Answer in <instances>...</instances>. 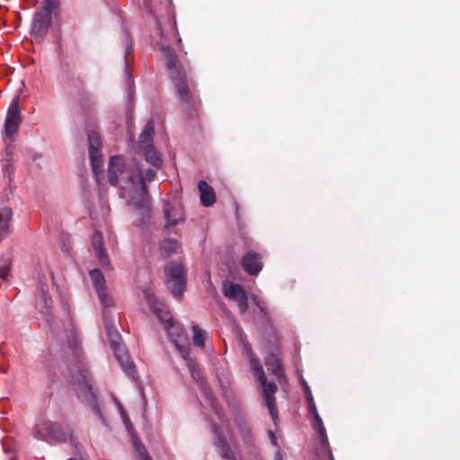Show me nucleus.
<instances>
[{"mask_svg": "<svg viewBox=\"0 0 460 460\" xmlns=\"http://www.w3.org/2000/svg\"><path fill=\"white\" fill-rule=\"evenodd\" d=\"M156 172L148 169L143 174L141 168L135 160H130L127 164L119 155L111 156L109 163L108 181L111 185H117L119 181H125L133 186L138 185L140 188L139 198H133L131 202L140 213L146 217H150V201L147 188V182L154 181Z\"/></svg>", "mask_w": 460, "mask_h": 460, "instance_id": "1", "label": "nucleus"}, {"mask_svg": "<svg viewBox=\"0 0 460 460\" xmlns=\"http://www.w3.org/2000/svg\"><path fill=\"white\" fill-rule=\"evenodd\" d=\"M66 332L68 348L72 350L75 361L76 362L75 373H74L72 368H69L75 390L78 396L84 398L91 404L93 413L104 422L102 408L93 391L89 372L83 366V351L80 346V341L77 338L76 330L70 316H68Z\"/></svg>", "mask_w": 460, "mask_h": 460, "instance_id": "2", "label": "nucleus"}, {"mask_svg": "<svg viewBox=\"0 0 460 460\" xmlns=\"http://www.w3.org/2000/svg\"><path fill=\"white\" fill-rule=\"evenodd\" d=\"M162 56L165 61L169 78L173 84L177 96L188 111H198L200 100L195 93V85L187 75V72L172 48L162 46Z\"/></svg>", "mask_w": 460, "mask_h": 460, "instance_id": "3", "label": "nucleus"}, {"mask_svg": "<svg viewBox=\"0 0 460 460\" xmlns=\"http://www.w3.org/2000/svg\"><path fill=\"white\" fill-rule=\"evenodd\" d=\"M31 434L35 439L49 444L69 441L75 453L78 451L77 439L74 436L73 429L68 424L43 419L33 426Z\"/></svg>", "mask_w": 460, "mask_h": 460, "instance_id": "4", "label": "nucleus"}, {"mask_svg": "<svg viewBox=\"0 0 460 460\" xmlns=\"http://www.w3.org/2000/svg\"><path fill=\"white\" fill-rule=\"evenodd\" d=\"M57 10L43 5L37 9L31 28V37L33 43L40 44L43 42L51 25V14Z\"/></svg>", "mask_w": 460, "mask_h": 460, "instance_id": "5", "label": "nucleus"}, {"mask_svg": "<svg viewBox=\"0 0 460 460\" xmlns=\"http://www.w3.org/2000/svg\"><path fill=\"white\" fill-rule=\"evenodd\" d=\"M306 401L308 403V411L310 414H312L314 419L313 427L320 437V444L316 449V452L318 455L323 453L326 460H333V455L328 441L327 432L324 428L323 421L317 411L315 402H314L313 396L310 393L306 394Z\"/></svg>", "mask_w": 460, "mask_h": 460, "instance_id": "6", "label": "nucleus"}, {"mask_svg": "<svg viewBox=\"0 0 460 460\" xmlns=\"http://www.w3.org/2000/svg\"><path fill=\"white\" fill-rule=\"evenodd\" d=\"M168 274L166 281L167 288L176 297H180L186 288V278L184 267L177 262H171L165 267Z\"/></svg>", "mask_w": 460, "mask_h": 460, "instance_id": "7", "label": "nucleus"}, {"mask_svg": "<svg viewBox=\"0 0 460 460\" xmlns=\"http://www.w3.org/2000/svg\"><path fill=\"white\" fill-rule=\"evenodd\" d=\"M22 115L20 110V96L17 95L12 101L4 121V134L6 137H11L15 134L22 123Z\"/></svg>", "mask_w": 460, "mask_h": 460, "instance_id": "8", "label": "nucleus"}, {"mask_svg": "<svg viewBox=\"0 0 460 460\" xmlns=\"http://www.w3.org/2000/svg\"><path fill=\"white\" fill-rule=\"evenodd\" d=\"M223 294L237 303L239 312L243 314L248 309V296L243 286L226 281L223 285Z\"/></svg>", "mask_w": 460, "mask_h": 460, "instance_id": "9", "label": "nucleus"}, {"mask_svg": "<svg viewBox=\"0 0 460 460\" xmlns=\"http://www.w3.org/2000/svg\"><path fill=\"white\" fill-rule=\"evenodd\" d=\"M164 329L175 348L181 353L182 358L187 360L190 351V344L183 334V328L178 323L173 321L169 325H166Z\"/></svg>", "mask_w": 460, "mask_h": 460, "instance_id": "10", "label": "nucleus"}, {"mask_svg": "<svg viewBox=\"0 0 460 460\" xmlns=\"http://www.w3.org/2000/svg\"><path fill=\"white\" fill-rule=\"evenodd\" d=\"M87 137L89 144V157L93 171L97 172V170L102 166V138L99 132L95 129H87Z\"/></svg>", "mask_w": 460, "mask_h": 460, "instance_id": "11", "label": "nucleus"}, {"mask_svg": "<svg viewBox=\"0 0 460 460\" xmlns=\"http://www.w3.org/2000/svg\"><path fill=\"white\" fill-rule=\"evenodd\" d=\"M164 213L167 222L166 227L175 226L184 219L183 207L176 197L165 200Z\"/></svg>", "mask_w": 460, "mask_h": 460, "instance_id": "12", "label": "nucleus"}, {"mask_svg": "<svg viewBox=\"0 0 460 460\" xmlns=\"http://www.w3.org/2000/svg\"><path fill=\"white\" fill-rule=\"evenodd\" d=\"M279 355V349H274L268 352L265 356L264 361L268 371L270 372L279 383H281L282 381H286L287 378Z\"/></svg>", "mask_w": 460, "mask_h": 460, "instance_id": "13", "label": "nucleus"}, {"mask_svg": "<svg viewBox=\"0 0 460 460\" xmlns=\"http://www.w3.org/2000/svg\"><path fill=\"white\" fill-rule=\"evenodd\" d=\"M90 277L101 303L105 308L113 306V299L106 293L105 279L102 271L94 269L90 271Z\"/></svg>", "mask_w": 460, "mask_h": 460, "instance_id": "14", "label": "nucleus"}, {"mask_svg": "<svg viewBox=\"0 0 460 460\" xmlns=\"http://www.w3.org/2000/svg\"><path fill=\"white\" fill-rule=\"evenodd\" d=\"M261 386L262 387L263 396L265 399L266 406L273 420L278 417V411L276 408V398L274 394L277 392L278 387L274 382H268L264 375V380L258 379Z\"/></svg>", "mask_w": 460, "mask_h": 460, "instance_id": "15", "label": "nucleus"}, {"mask_svg": "<svg viewBox=\"0 0 460 460\" xmlns=\"http://www.w3.org/2000/svg\"><path fill=\"white\" fill-rule=\"evenodd\" d=\"M213 431L216 436L214 446L217 447L220 456L224 460H237L226 437L222 434L220 427L214 425Z\"/></svg>", "mask_w": 460, "mask_h": 460, "instance_id": "16", "label": "nucleus"}, {"mask_svg": "<svg viewBox=\"0 0 460 460\" xmlns=\"http://www.w3.org/2000/svg\"><path fill=\"white\" fill-rule=\"evenodd\" d=\"M243 269L251 276H256L263 268L261 255L254 251L247 252L242 258Z\"/></svg>", "mask_w": 460, "mask_h": 460, "instance_id": "17", "label": "nucleus"}, {"mask_svg": "<svg viewBox=\"0 0 460 460\" xmlns=\"http://www.w3.org/2000/svg\"><path fill=\"white\" fill-rule=\"evenodd\" d=\"M92 245L95 251L100 263L104 268L110 267V260L106 249L103 247V236L100 231H95L92 238Z\"/></svg>", "mask_w": 460, "mask_h": 460, "instance_id": "18", "label": "nucleus"}, {"mask_svg": "<svg viewBox=\"0 0 460 460\" xmlns=\"http://www.w3.org/2000/svg\"><path fill=\"white\" fill-rule=\"evenodd\" d=\"M113 351L117 360L119 361L124 371L128 376H133L136 373L135 366L133 361L131 360L130 356L125 350L123 344L119 347H115V349H113Z\"/></svg>", "mask_w": 460, "mask_h": 460, "instance_id": "19", "label": "nucleus"}, {"mask_svg": "<svg viewBox=\"0 0 460 460\" xmlns=\"http://www.w3.org/2000/svg\"><path fill=\"white\" fill-rule=\"evenodd\" d=\"M198 187L201 204L204 207L212 206L216 202V193L214 189L205 181H200Z\"/></svg>", "mask_w": 460, "mask_h": 460, "instance_id": "20", "label": "nucleus"}, {"mask_svg": "<svg viewBox=\"0 0 460 460\" xmlns=\"http://www.w3.org/2000/svg\"><path fill=\"white\" fill-rule=\"evenodd\" d=\"M12 218L13 210L10 207L0 208V241L9 235Z\"/></svg>", "mask_w": 460, "mask_h": 460, "instance_id": "21", "label": "nucleus"}, {"mask_svg": "<svg viewBox=\"0 0 460 460\" xmlns=\"http://www.w3.org/2000/svg\"><path fill=\"white\" fill-rule=\"evenodd\" d=\"M151 307L153 309V312L156 314V316L161 321L164 328L174 321L165 305H164L162 303H156V304H153L151 305Z\"/></svg>", "mask_w": 460, "mask_h": 460, "instance_id": "22", "label": "nucleus"}, {"mask_svg": "<svg viewBox=\"0 0 460 460\" xmlns=\"http://www.w3.org/2000/svg\"><path fill=\"white\" fill-rule=\"evenodd\" d=\"M155 135V122L150 119L146 122L143 131L139 135V146L143 149L146 145H153V137Z\"/></svg>", "mask_w": 460, "mask_h": 460, "instance_id": "23", "label": "nucleus"}, {"mask_svg": "<svg viewBox=\"0 0 460 460\" xmlns=\"http://www.w3.org/2000/svg\"><path fill=\"white\" fill-rule=\"evenodd\" d=\"M106 314H107V311L104 312L105 318H107ZM105 328H106V332L109 337L112 349H115V347H119V346L122 345L121 337H120L119 332L116 330L113 323L110 321H107V319H105Z\"/></svg>", "mask_w": 460, "mask_h": 460, "instance_id": "24", "label": "nucleus"}, {"mask_svg": "<svg viewBox=\"0 0 460 460\" xmlns=\"http://www.w3.org/2000/svg\"><path fill=\"white\" fill-rule=\"evenodd\" d=\"M142 151L146 162L155 167H160L162 165L163 160L161 155L153 145H146Z\"/></svg>", "mask_w": 460, "mask_h": 460, "instance_id": "25", "label": "nucleus"}, {"mask_svg": "<svg viewBox=\"0 0 460 460\" xmlns=\"http://www.w3.org/2000/svg\"><path fill=\"white\" fill-rule=\"evenodd\" d=\"M41 300H42V306H41V313L45 315L46 321L49 325L53 323V314L51 312V303L52 300L48 295L42 291L41 292Z\"/></svg>", "mask_w": 460, "mask_h": 460, "instance_id": "26", "label": "nucleus"}, {"mask_svg": "<svg viewBox=\"0 0 460 460\" xmlns=\"http://www.w3.org/2000/svg\"><path fill=\"white\" fill-rule=\"evenodd\" d=\"M12 260L9 257H0V279L7 281L10 277Z\"/></svg>", "mask_w": 460, "mask_h": 460, "instance_id": "27", "label": "nucleus"}, {"mask_svg": "<svg viewBox=\"0 0 460 460\" xmlns=\"http://www.w3.org/2000/svg\"><path fill=\"white\" fill-rule=\"evenodd\" d=\"M239 429L243 442L247 446L251 447L253 443V436L252 434L251 426L243 421L239 424Z\"/></svg>", "mask_w": 460, "mask_h": 460, "instance_id": "28", "label": "nucleus"}, {"mask_svg": "<svg viewBox=\"0 0 460 460\" xmlns=\"http://www.w3.org/2000/svg\"><path fill=\"white\" fill-rule=\"evenodd\" d=\"M193 343L199 348H203L206 340V332H204L198 325H193Z\"/></svg>", "mask_w": 460, "mask_h": 460, "instance_id": "29", "label": "nucleus"}, {"mask_svg": "<svg viewBox=\"0 0 460 460\" xmlns=\"http://www.w3.org/2000/svg\"><path fill=\"white\" fill-rule=\"evenodd\" d=\"M179 248V243L175 239H165L161 243V249L163 252H164L167 255H170L173 252H176Z\"/></svg>", "mask_w": 460, "mask_h": 460, "instance_id": "30", "label": "nucleus"}, {"mask_svg": "<svg viewBox=\"0 0 460 460\" xmlns=\"http://www.w3.org/2000/svg\"><path fill=\"white\" fill-rule=\"evenodd\" d=\"M250 367L253 372V376L257 379H262L263 381L265 373L263 371V368L261 365L259 358L252 357L250 360Z\"/></svg>", "mask_w": 460, "mask_h": 460, "instance_id": "31", "label": "nucleus"}, {"mask_svg": "<svg viewBox=\"0 0 460 460\" xmlns=\"http://www.w3.org/2000/svg\"><path fill=\"white\" fill-rule=\"evenodd\" d=\"M133 443L140 460H153L149 456L147 450L146 449L145 446L141 443V441L138 438H134Z\"/></svg>", "mask_w": 460, "mask_h": 460, "instance_id": "32", "label": "nucleus"}, {"mask_svg": "<svg viewBox=\"0 0 460 460\" xmlns=\"http://www.w3.org/2000/svg\"><path fill=\"white\" fill-rule=\"evenodd\" d=\"M79 103L81 108L86 111L93 105V101L88 93H84L80 98Z\"/></svg>", "mask_w": 460, "mask_h": 460, "instance_id": "33", "label": "nucleus"}, {"mask_svg": "<svg viewBox=\"0 0 460 460\" xmlns=\"http://www.w3.org/2000/svg\"><path fill=\"white\" fill-rule=\"evenodd\" d=\"M191 371V375L194 379H199L201 376V372L199 368L196 366V364L190 359V355L187 358V360H185Z\"/></svg>", "mask_w": 460, "mask_h": 460, "instance_id": "34", "label": "nucleus"}, {"mask_svg": "<svg viewBox=\"0 0 460 460\" xmlns=\"http://www.w3.org/2000/svg\"><path fill=\"white\" fill-rule=\"evenodd\" d=\"M42 158H43V155L41 153H34L31 156V160L35 164V165L38 169H42V167H43L42 164H41Z\"/></svg>", "mask_w": 460, "mask_h": 460, "instance_id": "35", "label": "nucleus"}, {"mask_svg": "<svg viewBox=\"0 0 460 460\" xmlns=\"http://www.w3.org/2000/svg\"><path fill=\"white\" fill-rule=\"evenodd\" d=\"M253 299V302L255 303V305L259 307V309L261 310V313H263L265 315L267 314V312H266V303L261 300L260 297L254 296L252 297Z\"/></svg>", "mask_w": 460, "mask_h": 460, "instance_id": "36", "label": "nucleus"}, {"mask_svg": "<svg viewBox=\"0 0 460 460\" xmlns=\"http://www.w3.org/2000/svg\"><path fill=\"white\" fill-rule=\"evenodd\" d=\"M119 409H120V413H121V416L123 418V421L124 423L126 424L127 426V429L128 430V432H130V430L132 429V425L130 424L129 422V418L128 417L126 411H124V409L122 408V405L119 404Z\"/></svg>", "mask_w": 460, "mask_h": 460, "instance_id": "37", "label": "nucleus"}, {"mask_svg": "<svg viewBox=\"0 0 460 460\" xmlns=\"http://www.w3.org/2000/svg\"><path fill=\"white\" fill-rule=\"evenodd\" d=\"M59 0H44L42 3L43 6H48L50 8L58 9L59 7Z\"/></svg>", "mask_w": 460, "mask_h": 460, "instance_id": "38", "label": "nucleus"}, {"mask_svg": "<svg viewBox=\"0 0 460 460\" xmlns=\"http://www.w3.org/2000/svg\"><path fill=\"white\" fill-rule=\"evenodd\" d=\"M314 460H326V458L323 453H320L319 455L316 453Z\"/></svg>", "mask_w": 460, "mask_h": 460, "instance_id": "39", "label": "nucleus"}, {"mask_svg": "<svg viewBox=\"0 0 460 460\" xmlns=\"http://www.w3.org/2000/svg\"><path fill=\"white\" fill-rule=\"evenodd\" d=\"M173 26H174L175 31H176V33H177V36H178L177 41H178V43L180 44V43H181V37L179 36V32H178L177 27H176V24H175V21L173 22Z\"/></svg>", "mask_w": 460, "mask_h": 460, "instance_id": "40", "label": "nucleus"}, {"mask_svg": "<svg viewBox=\"0 0 460 460\" xmlns=\"http://www.w3.org/2000/svg\"><path fill=\"white\" fill-rule=\"evenodd\" d=\"M270 437H271V441H272V443H273V444H276V442H275L276 438H275V436H274L273 432H271V431H270Z\"/></svg>", "mask_w": 460, "mask_h": 460, "instance_id": "41", "label": "nucleus"}, {"mask_svg": "<svg viewBox=\"0 0 460 460\" xmlns=\"http://www.w3.org/2000/svg\"><path fill=\"white\" fill-rule=\"evenodd\" d=\"M270 437H271V441H272V443H273V444H276V442H275L276 438H275V436H274L273 432H271V431H270Z\"/></svg>", "mask_w": 460, "mask_h": 460, "instance_id": "42", "label": "nucleus"}, {"mask_svg": "<svg viewBox=\"0 0 460 460\" xmlns=\"http://www.w3.org/2000/svg\"><path fill=\"white\" fill-rule=\"evenodd\" d=\"M205 394L208 396V392L207 390H205Z\"/></svg>", "mask_w": 460, "mask_h": 460, "instance_id": "43", "label": "nucleus"}, {"mask_svg": "<svg viewBox=\"0 0 460 460\" xmlns=\"http://www.w3.org/2000/svg\"><path fill=\"white\" fill-rule=\"evenodd\" d=\"M67 460H76V459H75V458H69V459H67Z\"/></svg>", "mask_w": 460, "mask_h": 460, "instance_id": "44", "label": "nucleus"}]
</instances>
